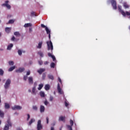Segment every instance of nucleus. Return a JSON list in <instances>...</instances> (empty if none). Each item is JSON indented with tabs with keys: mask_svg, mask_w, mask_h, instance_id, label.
<instances>
[{
	"mask_svg": "<svg viewBox=\"0 0 130 130\" xmlns=\"http://www.w3.org/2000/svg\"><path fill=\"white\" fill-rule=\"evenodd\" d=\"M2 123V121L0 120V124Z\"/></svg>",
	"mask_w": 130,
	"mask_h": 130,
	"instance_id": "obj_59",
	"label": "nucleus"
},
{
	"mask_svg": "<svg viewBox=\"0 0 130 130\" xmlns=\"http://www.w3.org/2000/svg\"><path fill=\"white\" fill-rule=\"evenodd\" d=\"M2 102V100H1V94H0V103Z\"/></svg>",
	"mask_w": 130,
	"mask_h": 130,
	"instance_id": "obj_57",
	"label": "nucleus"
},
{
	"mask_svg": "<svg viewBox=\"0 0 130 130\" xmlns=\"http://www.w3.org/2000/svg\"><path fill=\"white\" fill-rule=\"evenodd\" d=\"M14 21L13 19H11L9 21V22L7 24H13Z\"/></svg>",
	"mask_w": 130,
	"mask_h": 130,
	"instance_id": "obj_33",
	"label": "nucleus"
},
{
	"mask_svg": "<svg viewBox=\"0 0 130 130\" xmlns=\"http://www.w3.org/2000/svg\"><path fill=\"white\" fill-rule=\"evenodd\" d=\"M41 27L42 28H45V29L47 28V26H45L44 24H41Z\"/></svg>",
	"mask_w": 130,
	"mask_h": 130,
	"instance_id": "obj_41",
	"label": "nucleus"
},
{
	"mask_svg": "<svg viewBox=\"0 0 130 130\" xmlns=\"http://www.w3.org/2000/svg\"><path fill=\"white\" fill-rule=\"evenodd\" d=\"M42 44H43L42 42H39L38 44V46H37V48H39V49H40L41 47H42Z\"/></svg>",
	"mask_w": 130,
	"mask_h": 130,
	"instance_id": "obj_19",
	"label": "nucleus"
},
{
	"mask_svg": "<svg viewBox=\"0 0 130 130\" xmlns=\"http://www.w3.org/2000/svg\"><path fill=\"white\" fill-rule=\"evenodd\" d=\"M38 62H39V64H40V66H42V63H43L42 61H39Z\"/></svg>",
	"mask_w": 130,
	"mask_h": 130,
	"instance_id": "obj_44",
	"label": "nucleus"
},
{
	"mask_svg": "<svg viewBox=\"0 0 130 130\" xmlns=\"http://www.w3.org/2000/svg\"><path fill=\"white\" fill-rule=\"evenodd\" d=\"M49 63V62L48 61H46L45 62H44V64L46 65V64H48Z\"/></svg>",
	"mask_w": 130,
	"mask_h": 130,
	"instance_id": "obj_53",
	"label": "nucleus"
},
{
	"mask_svg": "<svg viewBox=\"0 0 130 130\" xmlns=\"http://www.w3.org/2000/svg\"><path fill=\"white\" fill-rule=\"evenodd\" d=\"M44 104H45V105H48V102H47V101H45L44 102Z\"/></svg>",
	"mask_w": 130,
	"mask_h": 130,
	"instance_id": "obj_45",
	"label": "nucleus"
},
{
	"mask_svg": "<svg viewBox=\"0 0 130 130\" xmlns=\"http://www.w3.org/2000/svg\"><path fill=\"white\" fill-rule=\"evenodd\" d=\"M53 101V96H50V101Z\"/></svg>",
	"mask_w": 130,
	"mask_h": 130,
	"instance_id": "obj_42",
	"label": "nucleus"
},
{
	"mask_svg": "<svg viewBox=\"0 0 130 130\" xmlns=\"http://www.w3.org/2000/svg\"><path fill=\"white\" fill-rule=\"evenodd\" d=\"M31 17H34V16H36L35 12H34V11L31 12Z\"/></svg>",
	"mask_w": 130,
	"mask_h": 130,
	"instance_id": "obj_35",
	"label": "nucleus"
},
{
	"mask_svg": "<svg viewBox=\"0 0 130 130\" xmlns=\"http://www.w3.org/2000/svg\"><path fill=\"white\" fill-rule=\"evenodd\" d=\"M68 128H69L70 130H73L72 126H71L70 125H68Z\"/></svg>",
	"mask_w": 130,
	"mask_h": 130,
	"instance_id": "obj_51",
	"label": "nucleus"
},
{
	"mask_svg": "<svg viewBox=\"0 0 130 130\" xmlns=\"http://www.w3.org/2000/svg\"><path fill=\"white\" fill-rule=\"evenodd\" d=\"M28 92H31V90H30V89H29V90H28Z\"/></svg>",
	"mask_w": 130,
	"mask_h": 130,
	"instance_id": "obj_58",
	"label": "nucleus"
},
{
	"mask_svg": "<svg viewBox=\"0 0 130 130\" xmlns=\"http://www.w3.org/2000/svg\"><path fill=\"white\" fill-rule=\"evenodd\" d=\"M9 64L10 66H14V61H10L9 62Z\"/></svg>",
	"mask_w": 130,
	"mask_h": 130,
	"instance_id": "obj_36",
	"label": "nucleus"
},
{
	"mask_svg": "<svg viewBox=\"0 0 130 130\" xmlns=\"http://www.w3.org/2000/svg\"><path fill=\"white\" fill-rule=\"evenodd\" d=\"M50 67L52 69H54V68H55V63L54 62H51L50 64Z\"/></svg>",
	"mask_w": 130,
	"mask_h": 130,
	"instance_id": "obj_30",
	"label": "nucleus"
},
{
	"mask_svg": "<svg viewBox=\"0 0 130 130\" xmlns=\"http://www.w3.org/2000/svg\"><path fill=\"white\" fill-rule=\"evenodd\" d=\"M43 77H46V74L45 73L43 74Z\"/></svg>",
	"mask_w": 130,
	"mask_h": 130,
	"instance_id": "obj_56",
	"label": "nucleus"
},
{
	"mask_svg": "<svg viewBox=\"0 0 130 130\" xmlns=\"http://www.w3.org/2000/svg\"><path fill=\"white\" fill-rule=\"evenodd\" d=\"M28 83L29 84H33V77H29L28 78Z\"/></svg>",
	"mask_w": 130,
	"mask_h": 130,
	"instance_id": "obj_17",
	"label": "nucleus"
},
{
	"mask_svg": "<svg viewBox=\"0 0 130 130\" xmlns=\"http://www.w3.org/2000/svg\"><path fill=\"white\" fill-rule=\"evenodd\" d=\"M32 109H33L34 110H37V109H38L37 106H34L32 107Z\"/></svg>",
	"mask_w": 130,
	"mask_h": 130,
	"instance_id": "obj_39",
	"label": "nucleus"
},
{
	"mask_svg": "<svg viewBox=\"0 0 130 130\" xmlns=\"http://www.w3.org/2000/svg\"><path fill=\"white\" fill-rule=\"evenodd\" d=\"M18 53L19 55H22V51L21 50H18Z\"/></svg>",
	"mask_w": 130,
	"mask_h": 130,
	"instance_id": "obj_37",
	"label": "nucleus"
},
{
	"mask_svg": "<svg viewBox=\"0 0 130 130\" xmlns=\"http://www.w3.org/2000/svg\"><path fill=\"white\" fill-rule=\"evenodd\" d=\"M51 130H54V127H51Z\"/></svg>",
	"mask_w": 130,
	"mask_h": 130,
	"instance_id": "obj_54",
	"label": "nucleus"
},
{
	"mask_svg": "<svg viewBox=\"0 0 130 130\" xmlns=\"http://www.w3.org/2000/svg\"><path fill=\"white\" fill-rule=\"evenodd\" d=\"M29 119H30V115H29V114H28L27 120H29Z\"/></svg>",
	"mask_w": 130,
	"mask_h": 130,
	"instance_id": "obj_47",
	"label": "nucleus"
},
{
	"mask_svg": "<svg viewBox=\"0 0 130 130\" xmlns=\"http://www.w3.org/2000/svg\"><path fill=\"white\" fill-rule=\"evenodd\" d=\"M65 106L66 107H68L69 106V103H68L67 102H65Z\"/></svg>",
	"mask_w": 130,
	"mask_h": 130,
	"instance_id": "obj_46",
	"label": "nucleus"
},
{
	"mask_svg": "<svg viewBox=\"0 0 130 130\" xmlns=\"http://www.w3.org/2000/svg\"><path fill=\"white\" fill-rule=\"evenodd\" d=\"M13 46H14V45H13V44H10L7 47V50H11V49H12V47H13Z\"/></svg>",
	"mask_w": 130,
	"mask_h": 130,
	"instance_id": "obj_25",
	"label": "nucleus"
},
{
	"mask_svg": "<svg viewBox=\"0 0 130 130\" xmlns=\"http://www.w3.org/2000/svg\"><path fill=\"white\" fill-rule=\"evenodd\" d=\"M32 26V24L31 23H25L24 25V27L25 28H27L28 27H31Z\"/></svg>",
	"mask_w": 130,
	"mask_h": 130,
	"instance_id": "obj_21",
	"label": "nucleus"
},
{
	"mask_svg": "<svg viewBox=\"0 0 130 130\" xmlns=\"http://www.w3.org/2000/svg\"><path fill=\"white\" fill-rule=\"evenodd\" d=\"M15 39H16V38H15V37L13 36V37L12 38L11 40H12V41H15Z\"/></svg>",
	"mask_w": 130,
	"mask_h": 130,
	"instance_id": "obj_48",
	"label": "nucleus"
},
{
	"mask_svg": "<svg viewBox=\"0 0 130 130\" xmlns=\"http://www.w3.org/2000/svg\"><path fill=\"white\" fill-rule=\"evenodd\" d=\"M48 79H49V80H52V81H53V80H54V77L51 74H48Z\"/></svg>",
	"mask_w": 130,
	"mask_h": 130,
	"instance_id": "obj_15",
	"label": "nucleus"
},
{
	"mask_svg": "<svg viewBox=\"0 0 130 130\" xmlns=\"http://www.w3.org/2000/svg\"><path fill=\"white\" fill-rule=\"evenodd\" d=\"M7 123L8 124H6L4 127V130H9L10 126H12V123L11 122V120H10V119L7 120Z\"/></svg>",
	"mask_w": 130,
	"mask_h": 130,
	"instance_id": "obj_3",
	"label": "nucleus"
},
{
	"mask_svg": "<svg viewBox=\"0 0 130 130\" xmlns=\"http://www.w3.org/2000/svg\"><path fill=\"white\" fill-rule=\"evenodd\" d=\"M11 79H8L6 80V82L4 85V88L7 90V89H9L10 88V86L11 85Z\"/></svg>",
	"mask_w": 130,
	"mask_h": 130,
	"instance_id": "obj_2",
	"label": "nucleus"
},
{
	"mask_svg": "<svg viewBox=\"0 0 130 130\" xmlns=\"http://www.w3.org/2000/svg\"><path fill=\"white\" fill-rule=\"evenodd\" d=\"M58 80L59 82V83H61V79H60V78L58 77Z\"/></svg>",
	"mask_w": 130,
	"mask_h": 130,
	"instance_id": "obj_52",
	"label": "nucleus"
},
{
	"mask_svg": "<svg viewBox=\"0 0 130 130\" xmlns=\"http://www.w3.org/2000/svg\"><path fill=\"white\" fill-rule=\"evenodd\" d=\"M70 124L71 126H73V125H74V121H73V120H70Z\"/></svg>",
	"mask_w": 130,
	"mask_h": 130,
	"instance_id": "obj_38",
	"label": "nucleus"
},
{
	"mask_svg": "<svg viewBox=\"0 0 130 130\" xmlns=\"http://www.w3.org/2000/svg\"><path fill=\"white\" fill-rule=\"evenodd\" d=\"M59 130H61V128H60L59 129Z\"/></svg>",
	"mask_w": 130,
	"mask_h": 130,
	"instance_id": "obj_60",
	"label": "nucleus"
},
{
	"mask_svg": "<svg viewBox=\"0 0 130 130\" xmlns=\"http://www.w3.org/2000/svg\"><path fill=\"white\" fill-rule=\"evenodd\" d=\"M40 95L41 97H42V98L45 97V93H44V91L40 92Z\"/></svg>",
	"mask_w": 130,
	"mask_h": 130,
	"instance_id": "obj_24",
	"label": "nucleus"
},
{
	"mask_svg": "<svg viewBox=\"0 0 130 130\" xmlns=\"http://www.w3.org/2000/svg\"><path fill=\"white\" fill-rule=\"evenodd\" d=\"M38 54L41 56V57H43V52H42L41 51H40L38 52Z\"/></svg>",
	"mask_w": 130,
	"mask_h": 130,
	"instance_id": "obj_29",
	"label": "nucleus"
},
{
	"mask_svg": "<svg viewBox=\"0 0 130 130\" xmlns=\"http://www.w3.org/2000/svg\"><path fill=\"white\" fill-rule=\"evenodd\" d=\"M28 78V77L27 76H24L23 77V80L24 81H27V79Z\"/></svg>",
	"mask_w": 130,
	"mask_h": 130,
	"instance_id": "obj_40",
	"label": "nucleus"
},
{
	"mask_svg": "<svg viewBox=\"0 0 130 130\" xmlns=\"http://www.w3.org/2000/svg\"><path fill=\"white\" fill-rule=\"evenodd\" d=\"M50 89V85L49 84H46L45 85V90L48 91Z\"/></svg>",
	"mask_w": 130,
	"mask_h": 130,
	"instance_id": "obj_16",
	"label": "nucleus"
},
{
	"mask_svg": "<svg viewBox=\"0 0 130 130\" xmlns=\"http://www.w3.org/2000/svg\"><path fill=\"white\" fill-rule=\"evenodd\" d=\"M16 130H22L20 127L17 128Z\"/></svg>",
	"mask_w": 130,
	"mask_h": 130,
	"instance_id": "obj_55",
	"label": "nucleus"
},
{
	"mask_svg": "<svg viewBox=\"0 0 130 130\" xmlns=\"http://www.w3.org/2000/svg\"><path fill=\"white\" fill-rule=\"evenodd\" d=\"M15 69H16V66H13V67H11L10 68H9L8 71H9V72H12V71H14V70H15Z\"/></svg>",
	"mask_w": 130,
	"mask_h": 130,
	"instance_id": "obj_26",
	"label": "nucleus"
},
{
	"mask_svg": "<svg viewBox=\"0 0 130 130\" xmlns=\"http://www.w3.org/2000/svg\"><path fill=\"white\" fill-rule=\"evenodd\" d=\"M45 110V107H44V106L41 105L40 106V112H44Z\"/></svg>",
	"mask_w": 130,
	"mask_h": 130,
	"instance_id": "obj_20",
	"label": "nucleus"
},
{
	"mask_svg": "<svg viewBox=\"0 0 130 130\" xmlns=\"http://www.w3.org/2000/svg\"><path fill=\"white\" fill-rule=\"evenodd\" d=\"M10 104L7 103H5V109H9V108H10Z\"/></svg>",
	"mask_w": 130,
	"mask_h": 130,
	"instance_id": "obj_23",
	"label": "nucleus"
},
{
	"mask_svg": "<svg viewBox=\"0 0 130 130\" xmlns=\"http://www.w3.org/2000/svg\"><path fill=\"white\" fill-rule=\"evenodd\" d=\"M37 86V82H35L34 83V87L36 88Z\"/></svg>",
	"mask_w": 130,
	"mask_h": 130,
	"instance_id": "obj_50",
	"label": "nucleus"
},
{
	"mask_svg": "<svg viewBox=\"0 0 130 130\" xmlns=\"http://www.w3.org/2000/svg\"><path fill=\"white\" fill-rule=\"evenodd\" d=\"M111 5H112L113 10H117V4L116 3V1L111 0Z\"/></svg>",
	"mask_w": 130,
	"mask_h": 130,
	"instance_id": "obj_4",
	"label": "nucleus"
},
{
	"mask_svg": "<svg viewBox=\"0 0 130 130\" xmlns=\"http://www.w3.org/2000/svg\"><path fill=\"white\" fill-rule=\"evenodd\" d=\"M59 121H63V122H64V121H66V116H60L59 117Z\"/></svg>",
	"mask_w": 130,
	"mask_h": 130,
	"instance_id": "obj_12",
	"label": "nucleus"
},
{
	"mask_svg": "<svg viewBox=\"0 0 130 130\" xmlns=\"http://www.w3.org/2000/svg\"><path fill=\"white\" fill-rule=\"evenodd\" d=\"M123 7L124 8V9H128V8H129V5H128V4H127V3L123 2Z\"/></svg>",
	"mask_w": 130,
	"mask_h": 130,
	"instance_id": "obj_13",
	"label": "nucleus"
},
{
	"mask_svg": "<svg viewBox=\"0 0 130 130\" xmlns=\"http://www.w3.org/2000/svg\"><path fill=\"white\" fill-rule=\"evenodd\" d=\"M45 30L46 31L47 34L48 35L49 39H50V37H51V36H50V30H49V29H48V27H46Z\"/></svg>",
	"mask_w": 130,
	"mask_h": 130,
	"instance_id": "obj_11",
	"label": "nucleus"
},
{
	"mask_svg": "<svg viewBox=\"0 0 130 130\" xmlns=\"http://www.w3.org/2000/svg\"><path fill=\"white\" fill-rule=\"evenodd\" d=\"M14 35H15V36H21V34H20V32H19V31L14 32Z\"/></svg>",
	"mask_w": 130,
	"mask_h": 130,
	"instance_id": "obj_28",
	"label": "nucleus"
},
{
	"mask_svg": "<svg viewBox=\"0 0 130 130\" xmlns=\"http://www.w3.org/2000/svg\"><path fill=\"white\" fill-rule=\"evenodd\" d=\"M2 7H6L8 10H11V5H9V1H6L5 3L2 4Z\"/></svg>",
	"mask_w": 130,
	"mask_h": 130,
	"instance_id": "obj_6",
	"label": "nucleus"
},
{
	"mask_svg": "<svg viewBox=\"0 0 130 130\" xmlns=\"http://www.w3.org/2000/svg\"><path fill=\"white\" fill-rule=\"evenodd\" d=\"M25 71L24 68H19L18 70H16V73H23Z\"/></svg>",
	"mask_w": 130,
	"mask_h": 130,
	"instance_id": "obj_9",
	"label": "nucleus"
},
{
	"mask_svg": "<svg viewBox=\"0 0 130 130\" xmlns=\"http://www.w3.org/2000/svg\"><path fill=\"white\" fill-rule=\"evenodd\" d=\"M46 120H47V123L48 124V122H49V118H48V117H46Z\"/></svg>",
	"mask_w": 130,
	"mask_h": 130,
	"instance_id": "obj_43",
	"label": "nucleus"
},
{
	"mask_svg": "<svg viewBox=\"0 0 130 130\" xmlns=\"http://www.w3.org/2000/svg\"><path fill=\"white\" fill-rule=\"evenodd\" d=\"M36 91V87H33L32 89V93L34 95H36V92H35Z\"/></svg>",
	"mask_w": 130,
	"mask_h": 130,
	"instance_id": "obj_27",
	"label": "nucleus"
},
{
	"mask_svg": "<svg viewBox=\"0 0 130 130\" xmlns=\"http://www.w3.org/2000/svg\"><path fill=\"white\" fill-rule=\"evenodd\" d=\"M33 122H35V119H34V118H31V119H30V120L29 121V122H28L29 125H31V124Z\"/></svg>",
	"mask_w": 130,
	"mask_h": 130,
	"instance_id": "obj_22",
	"label": "nucleus"
},
{
	"mask_svg": "<svg viewBox=\"0 0 130 130\" xmlns=\"http://www.w3.org/2000/svg\"><path fill=\"white\" fill-rule=\"evenodd\" d=\"M47 45L48 47V50H51L52 53V50H53V45H52V42L50 40V41H47Z\"/></svg>",
	"mask_w": 130,
	"mask_h": 130,
	"instance_id": "obj_1",
	"label": "nucleus"
},
{
	"mask_svg": "<svg viewBox=\"0 0 130 130\" xmlns=\"http://www.w3.org/2000/svg\"><path fill=\"white\" fill-rule=\"evenodd\" d=\"M43 88V84H41L39 85V87L38 88V90H40Z\"/></svg>",
	"mask_w": 130,
	"mask_h": 130,
	"instance_id": "obj_31",
	"label": "nucleus"
},
{
	"mask_svg": "<svg viewBox=\"0 0 130 130\" xmlns=\"http://www.w3.org/2000/svg\"><path fill=\"white\" fill-rule=\"evenodd\" d=\"M4 70L3 69H0V76H4Z\"/></svg>",
	"mask_w": 130,
	"mask_h": 130,
	"instance_id": "obj_34",
	"label": "nucleus"
},
{
	"mask_svg": "<svg viewBox=\"0 0 130 130\" xmlns=\"http://www.w3.org/2000/svg\"><path fill=\"white\" fill-rule=\"evenodd\" d=\"M11 30H12V28L11 27H6L5 28V31L6 33H10V32H11Z\"/></svg>",
	"mask_w": 130,
	"mask_h": 130,
	"instance_id": "obj_18",
	"label": "nucleus"
},
{
	"mask_svg": "<svg viewBox=\"0 0 130 130\" xmlns=\"http://www.w3.org/2000/svg\"><path fill=\"white\" fill-rule=\"evenodd\" d=\"M12 109L13 110H21V109H22V107L18 105H15L13 107H12Z\"/></svg>",
	"mask_w": 130,
	"mask_h": 130,
	"instance_id": "obj_7",
	"label": "nucleus"
},
{
	"mask_svg": "<svg viewBox=\"0 0 130 130\" xmlns=\"http://www.w3.org/2000/svg\"><path fill=\"white\" fill-rule=\"evenodd\" d=\"M48 56H49V57H51L53 60V61H55L56 60V59L55 58V56L54 55H52V53H48Z\"/></svg>",
	"mask_w": 130,
	"mask_h": 130,
	"instance_id": "obj_8",
	"label": "nucleus"
},
{
	"mask_svg": "<svg viewBox=\"0 0 130 130\" xmlns=\"http://www.w3.org/2000/svg\"><path fill=\"white\" fill-rule=\"evenodd\" d=\"M4 116H5V113H4V112L0 110V116H1V117L3 118Z\"/></svg>",
	"mask_w": 130,
	"mask_h": 130,
	"instance_id": "obj_32",
	"label": "nucleus"
},
{
	"mask_svg": "<svg viewBox=\"0 0 130 130\" xmlns=\"http://www.w3.org/2000/svg\"><path fill=\"white\" fill-rule=\"evenodd\" d=\"M44 72H45V69L44 68H41L37 71V72L39 73V75H42V73H44Z\"/></svg>",
	"mask_w": 130,
	"mask_h": 130,
	"instance_id": "obj_10",
	"label": "nucleus"
},
{
	"mask_svg": "<svg viewBox=\"0 0 130 130\" xmlns=\"http://www.w3.org/2000/svg\"><path fill=\"white\" fill-rule=\"evenodd\" d=\"M30 75V71H28L26 73V76H29Z\"/></svg>",
	"mask_w": 130,
	"mask_h": 130,
	"instance_id": "obj_49",
	"label": "nucleus"
},
{
	"mask_svg": "<svg viewBox=\"0 0 130 130\" xmlns=\"http://www.w3.org/2000/svg\"><path fill=\"white\" fill-rule=\"evenodd\" d=\"M37 128V130H41V129H42V128H43V127L42 126V124H41V120H39L38 121Z\"/></svg>",
	"mask_w": 130,
	"mask_h": 130,
	"instance_id": "obj_5",
	"label": "nucleus"
},
{
	"mask_svg": "<svg viewBox=\"0 0 130 130\" xmlns=\"http://www.w3.org/2000/svg\"><path fill=\"white\" fill-rule=\"evenodd\" d=\"M57 90L59 94H62V91H61V88H60V86L59 85V83H58L57 84Z\"/></svg>",
	"mask_w": 130,
	"mask_h": 130,
	"instance_id": "obj_14",
	"label": "nucleus"
}]
</instances>
